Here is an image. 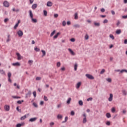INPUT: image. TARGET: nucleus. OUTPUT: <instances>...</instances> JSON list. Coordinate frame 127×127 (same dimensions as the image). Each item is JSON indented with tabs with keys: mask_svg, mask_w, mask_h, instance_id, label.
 I'll list each match as a JSON object with an SVG mask.
<instances>
[{
	"mask_svg": "<svg viewBox=\"0 0 127 127\" xmlns=\"http://www.w3.org/2000/svg\"><path fill=\"white\" fill-rule=\"evenodd\" d=\"M85 76L86 77H87V78H88V79H90V80H94V79H95V78L94 77V76H93V75L89 74H86Z\"/></svg>",
	"mask_w": 127,
	"mask_h": 127,
	"instance_id": "nucleus-1",
	"label": "nucleus"
},
{
	"mask_svg": "<svg viewBox=\"0 0 127 127\" xmlns=\"http://www.w3.org/2000/svg\"><path fill=\"white\" fill-rule=\"evenodd\" d=\"M4 109L5 111H6V112H8V111H9L10 108L9 105H5L4 107Z\"/></svg>",
	"mask_w": 127,
	"mask_h": 127,
	"instance_id": "nucleus-2",
	"label": "nucleus"
},
{
	"mask_svg": "<svg viewBox=\"0 0 127 127\" xmlns=\"http://www.w3.org/2000/svg\"><path fill=\"white\" fill-rule=\"evenodd\" d=\"M18 36H19L20 37H21V36H22V35H23V32H22V31L21 30H19L17 32Z\"/></svg>",
	"mask_w": 127,
	"mask_h": 127,
	"instance_id": "nucleus-3",
	"label": "nucleus"
},
{
	"mask_svg": "<svg viewBox=\"0 0 127 127\" xmlns=\"http://www.w3.org/2000/svg\"><path fill=\"white\" fill-rule=\"evenodd\" d=\"M3 5L5 6V7H8V6H9V3H8V2L7 1H5L3 2Z\"/></svg>",
	"mask_w": 127,
	"mask_h": 127,
	"instance_id": "nucleus-4",
	"label": "nucleus"
},
{
	"mask_svg": "<svg viewBox=\"0 0 127 127\" xmlns=\"http://www.w3.org/2000/svg\"><path fill=\"white\" fill-rule=\"evenodd\" d=\"M16 55L17 56V60H21V59H22V57H21L20 54L17 53Z\"/></svg>",
	"mask_w": 127,
	"mask_h": 127,
	"instance_id": "nucleus-5",
	"label": "nucleus"
},
{
	"mask_svg": "<svg viewBox=\"0 0 127 127\" xmlns=\"http://www.w3.org/2000/svg\"><path fill=\"white\" fill-rule=\"evenodd\" d=\"M20 23V20H18V22L16 23L15 26H14V29H16L17 27H18V25Z\"/></svg>",
	"mask_w": 127,
	"mask_h": 127,
	"instance_id": "nucleus-6",
	"label": "nucleus"
},
{
	"mask_svg": "<svg viewBox=\"0 0 127 127\" xmlns=\"http://www.w3.org/2000/svg\"><path fill=\"white\" fill-rule=\"evenodd\" d=\"M47 6H52V5H53V3L50 1H49L47 2Z\"/></svg>",
	"mask_w": 127,
	"mask_h": 127,
	"instance_id": "nucleus-7",
	"label": "nucleus"
},
{
	"mask_svg": "<svg viewBox=\"0 0 127 127\" xmlns=\"http://www.w3.org/2000/svg\"><path fill=\"white\" fill-rule=\"evenodd\" d=\"M108 101H109V102H112V101H113V94L111 93L110 94V97L108 99Z\"/></svg>",
	"mask_w": 127,
	"mask_h": 127,
	"instance_id": "nucleus-8",
	"label": "nucleus"
},
{
	"mask_svg": "<svg viewBox=\"0 0 127 127\" xmlns=\"http://www.w3.org/2000/svg\"><path fill=\"white\" fill-rule=\"evenodd\" d=\"M29 13L30 18H32V17H33V13H32V11H31V10H30L29 11Z\"/></svg>",
	"mask_w": 127,
	"mask_h": 127,
	"instance_id": "nucleus-9",
	"label": "nucleus"
},
{
	"mask_svg": "<svg viewBox=\"0 0 127 127\" xmlns=\"http://www.w3.org/2000/svg\"><path fill=\"white\" fill-rule=\"evenodd\" d=\"M37 120V118L36 117H35V118H31L29 120V122H35V121H36Z\"/></svg>",
	"mask_w": 127,
	"mask_h": 127,
	"instance_id": "nucleus-10",
	"label": "nucleus"
},
{
	"mask_svg": "<svg viewBox=\"0 0 127 127\" xmlns=\"http://www.w3.org/2000/svg\"><path fill=\"white\" fill-rule=\"evenodd\" d=\"M13 66H20V63L17 62L15 63H13L12 64Z\"/></svg>",
	"mask_w": 127,
	"mask_h": 127,
	"instance_id": "nucleus-11",
	"label": "nucleus"
},
{
	"mask_svg": "<svg viewBox=\"0 0 127 127\" xmlns=\"http://www.w3.org/2000/svg\"><path fill=\"white\" fill-rule=\"evenodd\" d=\"M68 50L71 54V55H75V53H74L71 49H68Z\"/></svg>",
	"mask_w": 127,
	"mask_h": 127,
	"instance_id": "nucleus-12",
	"label": "nucleus"
},
{
	"mask_svg": "<svg viewBox=\"0 0 127 127\" xmlns=\"http://www.w3.org/2000/svg\"><path fill=\"white\" fill-rule=\"evenodd\" d=\"M81 82H79L77 83L76 84V89H79V88H80V87L81 86Z\"/></svg>",
	"mask_w": 127,
	"mask_h": 127,
	"instance_id": "nucleus-13",
	"label": "nucleus"
},
{
	"mask_svg": "<svg viewBox=\"0 0 127 127\" xmlns=\"http://www.w3.org/2000/svg\"><path fill=\"white\" fill-rule=\"evenodd\" d=\"M31 95V91H28L27 94H26V98H27L28 96L30 97Z\"/></svg>",
	"mask_w": 127,
	"mask_h": 127,
	"instance_id": "nucleus-14",
	"label": "nucleus"
},
{
	"mask_svg": "<svg viewBox=\"0 0 127 127\" xmlns=\"http://www.w3.org/2000/svg\"><path fill=\"white\" fill-rule=\"evenodd\" d=\"M37 7V4H34L32 6V9H35Z\"/></svg>",
	"mask_w": 127,
	"mask_h": 127,
	"instance_id": "nucleus-15",
	"label": "nucleus"
},
{
	"mask_svg": "<svg viewBox=\"0 0 127 127\" xmlns=\"http://www.w3.org/2000/svg\"><path fill=\"white\" fill-rule=\"evenodd\" d=\"M31 19H32V22H33L34 23H36V22H37V19H34L33 18V17L31 18Z\"/></svg>",
	"mask_w": 127,
	"mask_h": 127,
	"instance_id": "nucleus-16",
	"label": "nucleus"
},
{
	"mask_svg": "<svg viewBox=\"0 0 127 127\" xmlns=\"http://www.w3.org/2000/svg\"><path fill=\"white\" fill-rule=\"evenodd\" d=\"M0 73L2 75H5V72L3 69H0Z\"/></svg>",
	"mask_w": 127,
	"mask_h": 127,
	"instance_id": "nucleus-17",
	"label": "nucleus"
},
{
	"mask_svg": "<svg viewBox=\"0 0 127 127\" xmlns=\"http://www.w3.org/2000/svg\"><path fill=\"white\" fill-rule=\"evenodd\" d=\"M61 33L60 32H58L57 33L56 35H55L54 36V38L55 39H56V38H57V37H58V35H60Z\"/></svg>",
	"mask_w": 127,
	"mask_h": 127,
	"instance_id": "nucleus-18",
	"label": "nucleus"
},
{
	"mask_svg": "<svg viewBox=\"0 0 127 127\" xmlns=\"http://www.w3.org/2000/svg\"><path fill=\"white\" fill-rule=\"evenodd\" d=\"M26 119V115H24V116H22L21 117L20 120L21 121H23L24 120H25Z\"/></svg>",
	"mask_w": 127,
	"mask_h": 127,
	"instance_id": "nucleus-19",
	"label": "nucleus"
},
{
	"mask_svg": "<svg viewBox=\"0 0 127 127\" xmlns=\"http://www.w3.org/2000/svg\"><path fill=\"white\" fill-rule=\"evenodd\" d=\"M72 99H71V98H69L68 100L66 101V103L69 105L70 104V103H71V101Z\"/></svg>",
	"mask_w": 127,
	"mask_h": 127,
	"instance_id": "nucleus-20",
	"label": "nucleus"
},
{
	"mask_svg": "<svg viewBox=\"0 0 127 127\" xmlns=\"http://www.w3.org/2000/svg\"><path fill=\"white\" fill-rule=\"evenodd\" d=\"M121 33H122V30L120 29L117 30L116 31V34H121Z\"/></svg>",
	"mask_w": 127,
	"mask_h": 127,
	"instance_id": "nucleus-21",
	"label": "nucleus"
},
{
	"mask_svg": "<svg viewBox=\"0 0 127 127\" xmlns=\"http://www.w3.org/2000/svg\"><path fill=\"white\" fill-rule=\"evenodd\" d=\"M122 93L124 96H127V91H126L125 90H122Z\"/></svg>",
	"mask_w": 127,
	"mask_h": 127,
	"instance_id": "nucleus-22",
	"label": "nucleus"
},
{
	"mask_svg": "<svg viewBox=\"0 0 127 127\" xmlns=\"http://www.w3.org/2000/svg\"><path fill=\"white\" fill-rule=\"evenodd\" d=\"M41 52H42V53H43L42 57H43L44 56H45V55H46V52H45V51L42 50Z\"/></svg>",
	"mask_w": 127,
	"mask_h": 127,
	"instance_id": "nucleus-23",
	"label": "nucleus"
},
{
	"mask_svg": "<svg viewBox=\"0 0 127 127\" xmlns=\"http://www.w3.org/2000/svg\"><path fill=\"white\" fill-rule=\"evenodd\" d=\"M74 19H78V13L77 12L74 14Z\"/></svg>",
	"mask_w": 127,
	"mask_h": 127,
	"instance_id": "nucleus-24",
	"label": "nucleus"
},
{
	"mask_svg": "<svg viewBox=\"0 0 127 127\" xmlns=\"http://www.w3.org/2000/svg\"><path fill=\"white\" fill-rule=\"evenodd\" d=\"M62 118H63V116L61 115H58L57 116V118L58 119V120H60V119H62Z\"/></svg>",
	"mask_w": 127,
	"mask_h": 127,
	"instance_id": "nucleus-25",
	"label": "nucleus"
},
{
	"mask_svg": "<svg viewBox=\"0 0 127 127\" xmlns=\"http://www.w3.org/2000/svg\"><path fill=\"white\" fill-rule=\"evenodd\" d=\"M78 67V64H74V71H77V68Z\"/></svg>",
	"mask_w": 127,
	"mask_h": 127,
	"instance_id": "nucleus-26",
	"label": "nucleus"
},
{
	"mask_svg": "<svg viewBox=\"0 0 127 127\" xmlns=\"http://www.w3.org/2000/svg\"><path fill=\"white\" fill-rule=\"evenodd\" d=\"M55 32H56V30H54L52 33L51 34L50 36L51 37H52L54 35V34H55Z\"/></svg>",
	"mask_w": 127,
	"mask_h": 127,
	"instance_id": "nucleus-27",
	"label": "nucleus"
},
{
	"mask_svg": "<svg viewBox=\"0 0 127 127\" xmlns=\"http://www.w3.org/2000/svg\"><path fill=\"white\" fill-rule=\"evenodd\" d=\"M73 27H75V28H79V27H80V25L79 24L74 25Z\"/></svg>",
	"mask_w": 127,
	"mask_h": 127,
	"instance_id": "nucleus-28",
	"label": "nucleus"
},
{
	"mask_svg": "<svg viewBox=\"0 0 127 127\" xmlns=\"http://www.w3.org/2000/svg\"><path fill=\"white\" fill-rule=\"evenodd\" d=\"M106 117L107 118H108V119H110V118H111V114L110 113H107L106 114Z\"/></svg>",
	"mask_w": 127,
	"mask_h": 127,
	"instance_id": "nucleus-29",
	"label": "nucleus"
},
{
	"mask_svg": "<svg viewBox=\"0 0 127 127\" xmlns=\"http://www.w3.org/2000/svg\"><path fill=\"white\" fill-rule=\"evenodd\" d=\"M78 104L80 106H83V101H82V100H80L78 102Z\"/></svg>",
	"mask_w": 127,
	"mask_h": 127,
	"instance_id": "nucleus-30",
	"label": "nucleus"
},
{
	"mask_svg": "<svg viewBox=\"0 0 127 127\" xmlns=\"http://www.w3.org/2000/svg\"><path fill=\"white\" fill-rule=\"evenodd\" d=\"M111 112L113 113H115L116 112V108H115V107L112 108L111 109Z\"/></svg>",
	"mask_w": 127,
	"mask_h": 127,
	"instance_id": "nucleus-31",
	"label": "nucleus"
},
{
	"mask_svg": "<svg viewBox=\"0 0 127 127\" xmlns=\"http://www.w3.org/2000/svg\"><path fill=\"white\" fill-rule=\"evenodd\" d=\"M94 25L95 26H100V23L94 22Z\"/></svg>",
	"mask_w": 127,
	"mask_h": 127,
	"instance_id": "nucleus-32",
	"label": "nucleus"
},
{
	"mask_svg": "<svg viewBox=\"0 0 127 127\" xmlns=\"http://www.w3.org/2000/svg\"><path fill=\"white\" fill-rule=\"evenodd\" d=\"M124 72H126L127 73V69H122L120 71V73H124Z\"/></svg>",
	"mask_w": 127,
	"mask_h": 127,
	"instance_id": "nucleus-33",
	"label": "nucleus"
},
{
	"mask_svg": "<svg viewBox=\"0 0 127 127\" xmlns=\"http://www.w3.org/2000/svg\"><path fill=\"white\" fill-rule=\"evenodd\" d=\"M44 15L45 16H47V11L45 10H44Z\"/></svg>",
	"mask_w": 127,
	"mask_h": 127,
	"instance_id": "nucleus-34",
	"label": "nucleus"
},
{
	"mask_svg": "<svg viewBox=\"0 0 127 127\" xmlns=\"http://www.w3.org/2000/svg\"><path fill=\"white\" fill-rule=\"evenodd\" d=\"M24 101L23 100H22V101H20V100H19L17 102V104H19V105H20L21 104H22V103H23Z\"/></svg>",
	"mask_w": 127,
	"mask_h": 127,
	"instance_id": "nucleus-35",
	"label": "nucleus"
},
{
	"mask_svg": "<svg viewBox=\"0 0 127 127\" xmlns=\"http://www.w3.org/2000/svg\"><path fill=\"white\" fill-rule=\"evenodd\" d=\"M86 122H87V118H84L83 119V124H86Z\"/></svg>",
	"mask_w": 127,
	"mask_h": 127,
	"instance_id": "nucleus-36",
	"label": "nucleus"
},
{
	"mask_svg": "<svg viewBox=\"0 0 127 127\" xmlns=\"http://www.w3.org/2000/svg\"><path fill=\"white\" fill-rule=\"evenodd\" d=\"M85 40H88V39H89V35H88V34H86L85 36Z\"/></svg>",
	"mask_w": 127,
	"mask_h": 127,
	"instance_id": "nucleus-37",
	"label": "nucleus"
},
{
	"mask_svg": "<svg viewBox=\"0 0 127 127\" xmlns=\"http://www.w3.org/2000/svg\"><path fill=\"white\" fill-rule=\"evenodd\" d=\"M34 50L36 51V52H39V51H40V49L38 48H35Z\"/></svg>",
	"mask_w": 127,
	"mask_h": 127,
	"instance_id": "nucleus-38",
	"label": "nucleus"
},
{
	"mask_svg": "<svg viewBox=\"0 0 127 127\" xmlns=\"http://www.w3.org/2000/svg\"><path fill=\"white\" fill-rule=\"evenodd\" d=\"M16 110L17 111V112H19V113H21V110L19 109V107H17Z\"/></svg>",
	"mask_w": 127,
	"mask_h": 127,
	"instance_id": "nucleus-39",
	"label": "nucleus"
},
{
	"mask_svg": "<svg viewBox=\"0 0 127 127\" xmlns=\"http://www.w3.org/2000/svg\"><path fill=\"white\" fill-rule=\"evenodd\" d=\"M110 38H112L113 39V40H114V39H115V37L114 36V35L110 34Z\"/></svg>",
	"mask_w": 127,
	"mask_h": 127,
	"instance_id": "nucleus-40",
	"label": "nucleus"
},
{
	"mask_svg": "<svg viewBox=\"0 0 127 127\" xmlns=\"http://www.w3.org/2000/svg\"><path fill=\"white\" fill-rule=\"evenodd\" d=\"M60 66H61V63H60V62H58L57 64V66L60 67Z\"/></svg>",
	"mask_w": 127,
	"mask_h": 127,
	"instance_id": "nucleus-41",
	"label": "nucleus"
},
{
	"mask_svg": "<svg viewBox=\"0 0 127 127\" xmlns=\"http://www.w3.org/2000/svg\"><path fill=\"white\" fill-rule=\"evenodd\" d=\"M36 81H40V80H41V77H37L36 78Z\"/></svg>",
	"mask_w": 127,
	"mask_h": 127,
	"instance_id": "nucleus-42",
	"label": "nucleus"
},
{
	"mask_svg": "<svg viewBox=\"0 0 127 127\" xmlns=\"http://www.w3.org/2000/svg\"><path fill=\"white\" fill-rule=\"evenodd\" d=\"M33 105L34 106V107H35V108H37L38 107L37 104H36V103H33Z\"/></svg>",
	"mask_w": 127,
	"mask_h": 127,
	"instance_id": "nucleus-43",
	"label": "nucleus"
},
{
	"mask_svg": "<svg viewBox=\"0 0 127 127\" xmlns=\"http://www.w3.org/2000/svg\"><path fill=\"white\" fill-rule=\"evenodd\" d=\"M22 126V124H18L16 125V127H21Z\"/></svg>",
	"mask_w": 127,
	"mask_h": 127,
	"instance_id": "nucleus-44",
	"label": "nucleus"
},
{
	"mask_svg": "<svg viewBox=\"0 0 127 127\" xmlns=\"http://www.w3.org/2000/svg\"><path fill=\"white\" fill-rule=\"evenodd\" d=\"M12 98L13 99H20V97L18 96H12Z\"/></svg>",
	"mask_w": 127,
	"mask_h": 127,
	"instance_id": "nucleus-45",
	"label": "nucleus"
},
{
	"mask_svg": "<svg viewBox=\"0 0 127 127\" xmlns=\"http://www.w3.org/2000/svg\"><path fill=\"white\" fill-rule=\"evenodd\" d=\"M28 63L30 65H31L32 64V63H33V61H31V60H29L28 61Z\"/></svg>",
	"mask_w": 127,
	"mask_h": 127,
	"instance_id": "nucleus-46",
	"label": "nucleus"
},
{
	"mask_svg": "<svg viewBox=\"0 0 127 127\" xmlns=\"http://www.w3.org/2000/svg\"><path fill=\"white\" fill-rule=\"evenodd\" d=\"M106 80L108 81L109 83L112 82V79H111V78H107V79H106Z\"/></svg>",
	"mask_w": 127,
	"mask_h": 127,
	"instance_id": "nucleus-47",
	"label": "nucleus"
},
{
	"mask_svg": "<svg viewBox=\"0 0 127 127\" xmlns=\"http://www.w3.org/2000/svg\"><path fill=\"white\" fill-rule=\"evenodd\" d=\"M44 101H48V99L47 98V97H46V96H44Z\"/></svg>",
	"mask_w": 127,
	"mask_h": 127,
	"instance_id": "nucleus-48",
	"label": "nucleus"
},
{
	"mask_svg": "<svg viewBox=\"0 0 127 127\" xmlns=\"http://www.w3.org/2000/svg\"><path fill=\"white\" fill-rule=\"evenodd\" d=\"M33 95L35 98L36 97V91H34L33 92Z\"/></svg>",
	"mask_w": 127,
	"mask_h": 127,
	"instance_id": "nucleus-49",
	"label": "nucleus"
},
{
	"mask_svg": "<svg viewBox=\"0 0 127 127\" xmlns=\"http://www.w3.org/2000/svg\"><path fill=\"white\" fill-rule=\"evenodd\" d=\"M92 100H93V98H92V97H90V98H88L87 100V101L88 102H89V101H92Z\"/></svg>",
	"mask_w": 127,
	"mask_h": 127,
	"instance_id": "nucleus-50",
	"label": "nucleus"
},
{
	"mask_svg": "<svg viewBox=\"0 0 127 127\" xmlns=\"http://www.w3.org/2000/svg\"><path fill=\"white\" fill-rule=\"evenodd\" d=\"M67 121H68V117H65V121L63 122V123H66V122H67Z\"/></svg>",
	"mask_w": 127,
	"mask_h": 127,
	"instance_id": "nucleus-51",
	"label": "nucleus"
},
{
	"mask_svg": "<svg viewBox=\"0 0 127 127\" xmlns=\"http://www.w3.org/2000/svg\"><path fill=\"white\" fill-rule=\"evenodd\" d=\"M70 115L71 116H74L75 115V112H74V111H71L70 113Z\"/></svg>",
	"mask_w": 127,
	"mask_h": 127,
	"instance_id": "nucleus-52",
	"label": "nucleus"
},
{
	"mask_svg": "<svg viewBox=\"0 0 127 127\" xmlns=\"http://www.w3.org/2000/svg\"><path fill=\"white\" fill-rule=\"evenodd\" d=\"M11 77V73L8 72V78H10Z\"/></svg>",
	"mask_w": 127,
	"mask_h": 127,
	"instance_id": "nucleus-53",
	"label": "nucleus"
},
{
	"mask_svg": "<svg viewBox=\"0 0 127 127\" xmlns=\"http://www.w3.org/2000/svg\"><path fill=\"white\" fill-rule=\"evenodd\" d=\"M105 69H103L100 72V74H103L105 73Z\"/></svg>",
	"mask_w": 127,
	"mask_h": 127,
	"instance_id": "nucleus-54",
	"label": "nucleus"
},
{
	"mask_svg": "<svg viewBox=\"0 0 127 127\" xmlns=\"http://www.w3.org/2000/svg\"><path fill=\"white\" fill-rule=\"evenodd\" d=\"M121 24V22L120 21H118L117 23L116 24L117 26H119Z\"/></svg>",
	"mask_w": 127,
	"mask_h": 127,
	"instance_id": "nucleus-55",
	"label": "nucleus"
},
{
	"mask_svg": "<svg viewBox=\"0 0 127 127\" xmlns=\"http://www.w3.org/2000/svg\"><path fill=\"white\" fill-rule=\"evenodd\" d=\"M66 25V22L65 21H64L63 22V26H65Z\"/></svg>",
	"mask_w": 127,
	"mask_h": 127,
	"instance_id": "nucleus-56",
	"label": "nucleus"
},
{
	"mask_svg": "<svg viewBox=\"0 0 127 127\" xmlns=\"http://www.w3.org/2000/svg\"><path fill=\"white\" fill-rule=\"evenodd\" d=\"M111 13L113 15H115V14H116V12H115V11L114 10H111Z\"/></svg>",
	"mask_w": 127,
	"mask_h": 127,
	"instance_id": "nucleus-57",
	"label": "nucleus"
},
{
	"mask_svg": "<svg viewBox=\"0 0 127 127\" xmlns=\"http://www.w3.org/2000/svg\"><path fill=\"white\" fill-rule=\"evenodd\" d=\"M106 125H107V126H110V125H111V122H110V121H108V122L106 123Z\"/></svg>",
	"mask_w": 127,
	"mask_h": 127,
	"instance_id": "nucleus-58",
	"label": "nucleus"
},
{
	"mask_svg": "<svg viewBox=\"0 0 127 127\" xmlns=\"http://www.w3.org/2000/svg\"><path fill=\"white\" fill-rule=\"evenodd\" d=\"M103 23H108V19H105L103 21Z\"/></svg>",
	"mask_w": 127,
	"mask_h": 127,
	"instance_id": "nucleus-59",
	"label": "nucleus"
},
{
	"mask_svg": "<svg viewBox=\"0 0 127 127\" xmlns=\"http://www.w3.org/2000/svg\"><path fill=\"white\" fill-rule=\"evenodd\" d=\"M101 12H105V8H102L101 9Z\"/></svg>",
	"mask_w": 127,
	"mask_h": 127,
	"instance_id": "nucleus-60",
	"label": "nucleus"
},
{
	"mask_svg": "<svg viewBox=\"0 0 127 127\" xmlns=\"http://www.w3.org/2000/svg\"><path fill=\"white\" fill-rule=\"evenodd\" d=\"M54 17L55 18H57V17H58V14H54Z\"/></svg>",
	"mask_w": 127,
	"mask_h": 127,
	"instance_id": "nucleus-61",
	"label": "nucleus"
},
{
	"mask_svg": "<svg viewBox=\"0 0 127 127\" xmlns=\"http://www.w3.org/2000/svg\"><path fill=\"white\" fill-rule=\"evenodd\" d=\"M7 21H8V18H5V19L4 20V22L5 23L7 22Z\"/></svg>",
	"mask_w": 127,
	"mask_h": 127,
	"instance_id": "nucleus-62",
	"label": "nucleus"
},
{
	"mask_svg": "<svg viewBox=\"0 0 127 127\" xmlns=\"http://www.w3.org/2000/svg\"><path fill=\"white\" fill-rule=\"evenodd\" d=\"M70 41H71V42H75V39L74 38H71Z\"/></svg>",
	"mask_w": 127,
	"mask_h": 127,
	"instance_id": "nucleus-63",
	"label": "nucleus"
},
{
	"mask_svg": "<svg viewBox=\"0 0 127 127\" xmlns=\"http://www.w3.org/2000/svg\"><path fill=\"white\" fill-rule=\"evenodd\" d=\"M122 17L123 18H124V19L127 18V15L123 16Z\"/></svg>",
	"mask_w": 127,
	"mask_h": 127,
	"instance_id": "nucleus-64",
	"label": "nucleus"
}]
</instances>
